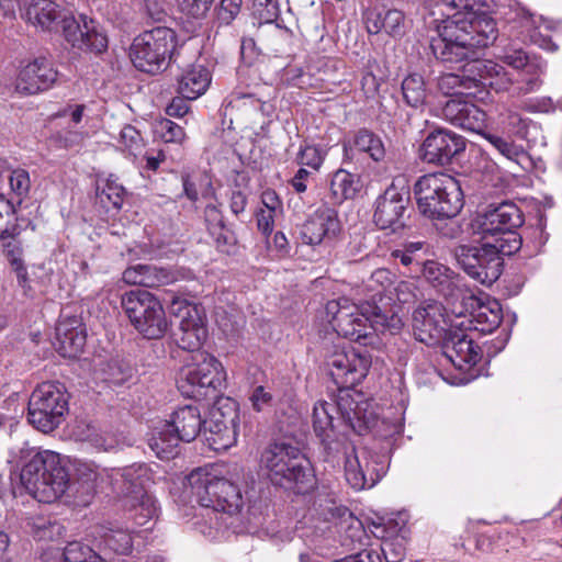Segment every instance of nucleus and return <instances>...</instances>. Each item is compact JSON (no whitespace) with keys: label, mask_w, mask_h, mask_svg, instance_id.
<instances>
[{"label":"nucleus","mask_w":562,"mask_h":562,"mask_svg":"<svg viewBox=\"0 0 562 562\" xmlns=\"http://www.w3.org/2000/svg\"><path fill=\"white\" fill-rule=\"evenodd\" d=\"M497 37V27L493 18L476 16L472 13L465 19L448 20L438 32L430 36V49L437 59L448 64L463 63L461 72H448L438 79V88L445 94L454 90L471 92L472 89L491 87L496 91L507 90L510 78L504 66L487 59H481L480 53L493 44Z\"/></svg>","instance_id":"nucleus-1"},{"label":"nucleus","mask_w":562,"mask_h":562,"mask_svg":"<svg viewBox=\"0 0 562 562\" xmlns=\"http://www.w3.org/2000/svg\"><path fill=\"white\" fill-rule=\"evenodd\" d=\"M25 18L43 31H53L60 25L65 40L80 50L100 54L108 47L106 36L97 29L93 20L81 15L77 21L70 11L52 0H32Z\"/></svg>","instance_id":"nucleus-2"},{"label":"nucleus","mask_w":562,"mask_h":562,"mask_svg":"<svg viewBox=\"0 0 562 562\" xmlns=\"http://www.w3.org/2000/svg\"><path fill=\"white\" fill-rule=\"evenodd\" d=\"M260 465L273 485L296 494L307 493L315 484L308 460L291 443L278 441L268 445L261 452Z\"/></svg>","instance_id":"nucleus-3"},{"label":"nucleus","mask_w":562,"mask_h":562,"mask_svg":"<svg viewBox=\"0 0 562 562\" xmlns=\"http://www.w3.org/2000/svg\"><path fill=\"white\" fill-rule=\"evenodd\" d=\"M20 481L38 502L52 503L64 495L69 476L58 453L31 449L22 467Z\"/></svg>","instance_id":"nucleus-4"},{"label":"nucleus","mask_w":562,"mask_h":562,"mask_svg":"<svg viewBox=\"0 0 562 562\" xmlns=\"http://www.w3.org/2000/svg\"><path fill=\"white\" fill-rule=\"evenodd\" d=\"M419 212L430 220L457 216L463 207L460 182L445 172L420 177L414 188Z\"/></svg>","instance_id":"nucleus-5"},{"label":"nucleus","mask_w":562,"mask_h":562,"mask_svg":"<svg viewBox=\"0 0 562 562\" xmlns=\"http://www.w3.org/2000/svg\"><path fill=\"white\" fill-rule=\"evenodd\" d=\"M224 474L222 465L199 468L188 475V483L201 506L234 515L239 513L243 497L237 483Z\"/></svg>","instance_id":"nucleus-6"},{"label":"nucleus","mask_w":562,"mask_h":562,"mask_svg":"<svg viewBox=\"0 0 562 562\" xmlns=\"http://www.w3.org/2000/svg\"><path fill=\"white\" fill-rule=\"evenodd\" d=\"M121 306L134 328L147 339H159L169 329L161 302L146 290H132L122 295Z\"/></svg>","instance_id":"nucleus-7"},{"label":"nucleus","mask_w":562,"mask_h":562,"mask_svg":"<svg viewBox=\"0 0 562 562\" xmlns=\"http://www.w3.org/2000/svg\"><path fill=\"white\" fill-rule=\"evenodd\" d=\"M121 484L115 487L122 496L124 508L137 526H145L157 517L158 508L154 497L145 490L149 470L145 464H132L121 471Z\"/></svg>","instance_id":"nucleus-8"},{"label":"nucleus","mask_w":562,"mask_h":562,"mask_svg":"<svg viewBox=\"0 0 562 562\" xmlns=\"http://www.w3.org/2000/svg\"><path fill=\"white\" fill-rule=\"evenodd\" d=\"M226 373L222 363L212 355L195 352L179 373L178 389L188 397L207 396L210 391L222 389Z\"/></svg>","instance_id":"nucleus-9"},{"label":"nucleus","mask_w":562,"mask_h":562,"mask_svg":"<svg viewBox=\"0 0 562 562\" xmlns=\"http://www.w3.org/2000/svg\"><path fill=\"white\" fill-rule=\"evenodd\" d=\"M68 411V395L60 383L38 385L29 401V422L38 430L49 432L63 422Z\"/></svg>","instance_id":"nucleus-10"},{"label":"nucleus","mask_w":562,"mask_h":562,"mask_svg":"<svg viewBox=\"0 0 562 562\" xmlns=\"http://www.w3.org/2000/svg\"><path fill=\"white\" fill-rule=\"evenodd\" d=\"M173 49V31L167 27H155L134 40L130 55L138 70L154 74L167 67Z\"/></svg>","instance_id":"nucleus-11"},{"label":"nucleus","mask_w":562,"mask_h":562,"mask_svg":"<svg viewBox=\"0 0 562 562\" xmlns=\"http://www.w3.org/2000/svg\"><path fill=\"white\" fill-rule=\"evenodd\" d=\"M326 317L333 329L349 340L368 344L372 337L370 307L363 308L347 297L329 301Z\"/></svg>","instance_id":"nucleus-12"},{"label":"nucleus","mask_w":562,"mask_h":562,"mask_svg":"<svg viewBox=\"0 0 562 562\" xmlns=\"http://www.w3.org/2000/svg\"><path fill=\"white\" fill-rule=\"evenodd\" d=\"M456 259L468 276L482 284L491 285L502 274L503 259L485 241L481 246H458Z\"/></svg>","instance_id":"nucleus-13"},{"label":"nucleus","mask_w":562,"mask_h":562,"mask_svg":"<svg viewBox=\"0 0 562 562\" xmlns=\"http://www.w3.org/2000/svg\"><path fill=\"white\" fill-rule=\"evenodd\" d=\"M326 364L335 384L339 387H352L368 374L371 359L367 353L353 348L336 346L327 356Z\"/></svg>","instance_id":"nucleus-14"},{"label":"nucleus","mask_w":562,"mask_h":562,"mask_svg":"<svg viewBox=\"0 0 562 562\" xmlns=\"http://www.w3.org/2000/svg\"><path fill=\"white\" fill-rule=\"evenodd\" d=\"M412 326L417 340L432 346L443 341L448 336L451 319L447 318L446 308L441 303L428 300L419 304L413 312Z\"/></svg>","instance_id":"nucleus-15"},{"label":"nucleus","mask_w":562,"mask_h":562,"mask_svg":"<svg viewBox=\"0 0 562 562\" xmlns=\"http://www.w3.org/2000/svg\"><path fill=\"white\" fill-rule=\"evenodd\" d=\"M424 278L447 300L451 313L462 314L464 304H474V294L463 289L461 280L448 267L427 261L423 269Z\"/></svg>","instance_id":"nucleus-16"},{"label":"nucleus","mask_w":562,"mask_h":562,"mask_svg":"<svg viewBox=\"0 0 562 562\" xmlns=\"http://www.w3.org/2000/svg\"><path fill=\"white\" fill-rule=\"evenodd\" d=\"M409 204V190L393 181L375 201L374 224L383 231L395 233L405 225L404 217Z\"/></svg>","instance_id":"nucleus-17"},{"label":"nucleus","mask_w":562,"mask_h":562,"mask_svg":"<svg viewBox=\"0 0 562 562\" xmlns=\"http://www.w3.org/2000/svg\"><path fill=\"white\" fill-rule=\"evenodd\" d=\"M340 411L342 419L355 431L360 432L367 424L366 416L362 413L360 404L353 403L349 396L340 397L337 406L325 401H319L314 405L312 419L315 434L323 440L329 438L333 430V412Z\"/></svg>","instance_id":"nucleus-18"},{"label":"nucleus","mask_w":562,"mask_h":562,"mask_svg":"<svg viewBox=\"0 0 562 562\" xmlns=\"http://www.w3.org/2000/svg\"><path fill=\"white\" fill-rule=\"evenodd\" d=\"M385 468L366 449L346 451L345 477L356 491L373 487L384 475Z\"/></svg>","instance_id":"nucleus-19"},{"label":"nucleus","mask_w":562,"mask_h":562,"mask_svg":"<svg viewBox=\"0 0 562 562\" xmlns=\"http://www.w3.org/2000/svg\"><path fill=\"white\" fill-rule=\"evenodd\" d=\"M472 92L456 91L441 109V116L450 124L475 133L486 126V113L470 99Z\"/></svg>","instance_id":"nucleus-20"},{"label":"nucleus","mask_w":562,"mask_h":562,"mask_svg":"<svg viewBox=\"0 0 562 562\" xmlns=\"http://www.w3.org/2000/svg\"><path fill=\"white\" fill-rule=\"evenodd\" d=\"M465 149V139L446 128L429 133L419 148V158L437 166H445Z\"/></svg>","instance_id":"nucleus-21"},{"label":"nucleus","mask_w":562,"mask_h":562,"mask_svg":"<svg viewBox=\"0 0 562 562\" xmlns=\"http://www.w3.org/2000/svg\"><path fill=\"white\" fill-rule=\"evenodd\" d=\"M58 77L57 70L44 58L22 63L18 69L14 90L21 95H34L50 89Z\"/></svg>","instance_id":"nucleus-22"},{"label":"nucleus","mask_w":562,"mask_h":562,"mask_svg":"<svg viewBox=\"0 0 562 562\" xmlns=\"http://www.w3.org/2000/svg\"><path fill=\"white\" fill-rule=\"evenodd\" d=\"M474 304H464L462 314L452 313L454 319L451 327H463L465 330L491 334L502 322V308L497 301L482 303L474 295Z\"/></svg>","instance_id":"nucleus-23"},{"label":"nucleus","mask_w":562,"mask_h":562,"mask_svg":"<svg viewBox=\"0 0 562 562\" xmlns=\"http://www.w3.org/2000/svg\"><path fill=\"white\" fill-rule=\"evenodd\" d=\"M522 222V214L517 205L504 202L479 215L475 220V228L482 239H488L490 236H496L498 233L515 231Z\"/></svg>","instance_id":"nucleus-24"},{"label":"nucleus","mask_w":562,"mask_h":562,"mask_svg":"<svg viewBox=\"0 0 562 562\" xmlns=\"http://www.w3.org/2000/svg\"><path fill=\"white\" fill-rule=\"evenodd\" d=\"M172 304L179 305L177 311L181 317L179 331L176 334L178 346L183 350L200 352L207 337V329L198 307L183 301H173Z\"/></svg>","instance_id":"nucleus-25"},{"label":"nucleus","mask_w":562,"mask_h":562,"mask_svg":"<svg viewBox=\"0 0 562 562\" xmlns=\"http://www.w3.org/2000/svg\"><path fill=\"white\" fill-rule=\"evenodd\" d=\"M341 229L335 209L322 205L311 214L301 227L300 236L306 245H319L335 238Z\"/></svg>","instance_id":"nucleus-26"},{"label":"nucleus","mask_w":562,"mask_h":562,"mask_svg":"<svg viewBox=\"0 0 562 562\" xmlns=\"http://www.w3.org/2000/svg\"><path fill=\"white\" fill-rule=\"evenodd\" d=\"M468 331L463 327H451L443 339L446 357L460 370L475 366L482 357L481 348Z\"/></svg>","instance_id":"nucleus-27"},{"label":"nucleus","mask_w":562,"mask_h":562,"mask_svg":"<svg viewBox=\"0 0 562 562\" xmlns=\"http://www.w3.org/2000/svg\"><path fill=\"white\" fill-rule=\"evenodd\" d=\"M86 345V328L77 316L61 317L56 326V346L63 357L75 358Z\"/></svg>","instance_id":"nucleus-28"},{"label":"nucleus","mask_w":562,"mask_h":562,"mask_svg":"<svg viewBox=\"0 0 562 562\" xmlns=\"http://www.w3.org/2000/svg\"><path fill=\"white\" fill-rule=\"evenodd\" d=\"M178 280V271L155 265H135L126 268L123 272L125 283L145 288L167 285Z\"/></svg>","instance_id":"nucleus-29"},{"label":"nucleus","mask_w":562,"mask_h":562,"mask_svg":"<svg viewBox=\"0 0 562 562\" xmlns=\"http://www.w3.org/2000/svg\"><path fill=\"white\" fill-rule=\"evenodd\" d=\"M364 23L370 34L384 32L394 38L404 36L407 29L404 13L396 9L368 10L364 14Z\"/></svg>","instance_id":"nucleus-30"},{"label":"nucleus","mask_w":562,"mask_h":562,"mask_svg":"<svg viewBox=\"0 0 562 562\" xmlns=\"http://www.w3.org/2000/svg\"><path fill=\"white\" fill-rule=\"evenodd\" d=\"M345 158L353 160L358 155H366L373 161H382L386 150L382 139L368 130L358 131L351 140L344 143Z\"/></svg>","instance_id":"nucleus-31"},{"label":"nucleus","mask_w":562,"mask_h":562,"mask_svg":"<svg viewBox=\"0 0 562 562\" xmlns=\"http://www.w3.org/2000/svg\"><path fill=\"white\" fill-rule=\"evenodd\" d=\"M168 424L182 441L191 442L201 432L204 422L196 406L186 405L173 412Z\"/></svg>","instance_id":"nucleus-32"},{"label":"nucleus","mask_w":562,"mask_h":562,"mask_svg":"<svg viewBox=\"0 0 562 562\" xmlns=\"http://www.w3.org/2000/svg\"><path fill=\"white\" fill-rule=\"evenodd\" d=\"M505 74L510 78V86L506 91H512L513 95L521 97L538 91L543 81L544 66L535 60L517 74H510L505 69Z\"/></svg>","instance_id":"nucleus-33"},{"label":"nucleus","mask_w":562,"mask_h":562,"mask_svg":"<svg viewBox=\"0 0 562 562\" xmlns=\"http://www.w3.org/2000/svg\"><path fill=\"white\" fill-rule=\"evenodd\" d=\"M210 83L209 69L202 65H192L181 75L178 92L188 100H195L207 90Z\"/></svg>","instance_id":"nucleus-34"},{"label":"nucleus","mask_w":562,"mask_h":562,"mask_svg":"<svg viewBox=\"0 0 562 562\" xmlns=\"http://www.w3.org/2000/svg\"><path fill=\"white\" fill-rule=\"evenodd\" d=\"M182 441L172 430L168 422L156 426L148 438V446L160 459H170L178 453L179 442Z\"/></svg>","instance_id":"nucleus-35"},{"label":"nucleus","mask_w":562,"mask_h":562,"mask_svg":"<svg viewBox=\"0 0 562 562\" xmlns=\"http://www.w3.org/2000/svg\"><path fill=\"white\" fill-rule=\"evenodd\" d=\"M205 439L214 451H226L237 442L239 425H221L213 420L204 422Z\"/></svg>","instance_id":"nucleus-36"},{"label":"nucleus","mask_w":562,"mask_h":562,"mask_svg":"<svg viewBox=\"0 0 562 562\" xmlns=\"http://www.w3.org/2000/svg\"><path fill=\"white\" fill-rule=\"evenodd\" d=\"M506 19L514 27L521 30V33L530 34L532 31L544 26L547 30L554 29V22L543 16H535L526 7L516 2L509 7Z\"/></svg>","instance_id":"nucleus-37"},{"label":"nucleus","mask_w":562,"mask_h":562,"mask_svg":"<svg viewBox=\"0 0 562 562\" xmlns=\"http://www.w3.org/2000/svg\"><path fill=\"white\" fill-rule=\"evenodd\" d=\"M204 221L210 235L222 251L234 244L232 232L225 226L221 210L214 204H207L204 210Z\"/></svg>","instance_id":"nucleus-38"},{"label":"nucleus","mask_w":562,"mask_h":562,"mask_svg":"<svg viewBox=\"0 0 562 562\" xmlns=\"http://www.w3.org/2000/svg\"><path fill=\"white\" fill-rule=\"evenodd\" d=\"M121 471L122 469L109 472L106 469L88 461H79L76 464L77 479L92 488L102 485L108 479L114 480L115 485L119 486L121 484Z\"/></svg>","instance_id":"nucleus-39"},{"label":"nucleus","mask_w":562,"mask_h":562,"mask_svg":"<svg viewBox=\"0 0 562 562\" xmlns=\"http://www.w3.org/2000/svg\"><path fill=\"white\" fill-rule=\"evenodd\" d=\"M471 0H434L435 7L438 12L446 16L436 27L432 36H438L439 29L446 24L448 20L454 18L465 19L471 13L476 16H490L484 12H476L472 10Z\"/></svg>","instance_id":"nucleus-40"},{"label":"nucleus","mask_w":562,"mask_h":562,"mask_svg":"<svg viewBox=\"0 0 562 562\" xmlns=\"http://www.w3.org/2000/svg\"><path fill=\"white\" fill-rule=\"evenodd\" d=\"M329 190L335 203L352 199L358 190V180L355 175L345 169L336 170L330 178Z\"/></svg>","instance_id":"nucleus-41"},{"label":"nucleus","mask_w":562,"mask_h":562,"mask_svg":"<svg viewBox=\"0 0 562 562\" xmlns=\"http://www.w3.org/2000/svg\"><path fill=\"white\" fill-rule=\"evenodd\" d=\"M100 544L119 554H128L133 548V536L127 529L102 528Z\"/></svg>","instance_id":"nucleus-42"},{"label":"nucleus","mask_w":562,"mask_h":562,"mask_svg":"<svg viewBox=\"0 0 562 562\" xmlns=\"http://www.w3.org/2000/svg\"><path fill=\"white\" fill-rule=\"evenodd\" d=\"M125 193L126 191L124 187L119 183L117 178L113 176H110L105 180L102 189H97V198L99 202L108 210L111 207L120 210L123 204Z\"/></svg>","instance_id":"nucleus-43"},{"label":"nucleus","mask_w":562,"mask_h":562,"mask_svg":"<svg viewBox=\"0 0 562 562\" xmlns=\"http://www.w3.org/2000/svg\"><path fill=\"white\" fill-rule=\"evenodd\" d=\"M182 183L186 196L192 202L198 201L200 196L203 199H211L214 196L212 181L210 176L206 173H202L195 178L184 176L182 178Z\"/></svg>","instance_id":"nucleus-44"},{"label":"nucleus","mask_w":562,"mask_h":562,"mask_svg":"<svg viewBox=\"0 0 562 562\" xmlns=\"http://www.w3.org/2000/svg\"><path fill=\"white\" fill-rule=\"evenodd\" d=\"M372 334L374 331L398 333L404 323L402 317L393 311L383 312L379 306H370Z\"/></svg>","instance_id":"nucleus-45"},{"label":"nucleus","mask_w":562,"mask_h":562,"mask_svg":"<svg viewBox=\"0 0 562 562\" xmlns=\"http://www.w3.org/2000/svg\"><path fill=\"white\" fill-rule=\"evenodd\" d=\"M484 240L490 248L496 251L501 259H503V256L515 254L521 247V238L516 231L498 233V235L490 236L488 239Z\"/></svg>","instance_id":"nucleus-46"},{"label":"nucleus","mask_w":562,"mask_h":562,"mask_svg":"<svg viewBox=\"0 0 562 562\" xmlns=\"http://www.w3.org/2000/svg\"><path fill=\"white\" fill-rule=\"evenodd\" d=\"M209 420L221 423V425H239L237 402L229 397L220 398L212 407Z\"/></svg>","instance_id":"nucleus-47"},{"label":"nucleus","mask_w":562,"mask_h":562,"mask_svg":"<svg viewBox=\"0 0 562 562\" xmlns=\"http://www.w3.org/2000/svg\"><path fill=\"white\" fill-rule=\"evenodd\" d=\"M484 138L505 158L516 164H521L524 159H527V153L521 146L509 142L502 136L485 133Z\"/></svg>","instance_id":"nucleus-48"},{"label":"nucleus","mask_w":562,"mask_h":562,"mask_svg":"<svg viewBox=\"0 0 562 562\" xmlns=\"http://www.w3.org/2000/svg\"><path fill=\"white\" fill-rule=\"evenodd\" d=\"M403 97L411 106H418L426 98L425 82L422 76L414 74L407 76L402 83Z\"/></svg>","instance_id":"nucleus-49"},{"label":"nucleus","mask_w":562,"mask_h":562,"mask_svg":"<svg viewBox=\"0 0 562 562\" xmlns=\"http://www.w3.org/2000/svg\"><path fill=\"white\" fill-rule=\"evenodd\" d=\"M395 274L389 269L379 268L374 270L370 278L366 281V288L368 291L373 292V297L384 292L390 293L392 286L395 283Z\"/></svg>","instance_id":"nucleus-50"},{"label":"nucleus","mask_w":562,"mask_h":562,"mask_svg":"<svg viewBox=\"0 0 562 562\" xmlns=\"http://www.w3.org/2000/svg\"><path fill=\"white\" fill-rule=\"evenodd\" d=\"M64 562H101V558L89 546L74 541L64 550Z\"/></svg>","instance_id":"nucleus-51"},{"label":"nucleus","mask_w":562,"mask_h":562,"mask_svg":"<svg viewBox=\"0 0 562 562\" xmlns=\"http://www.w3.org/2000/svg\"><path fill=\"white\" fill-rule=\"evenodd\" d=\"M9 183L13 199L20 204L27 196L31 188L29 172L21 168L12 170L9 176Z\"/></svg>","instance_id":"nucleus-52"},{"label":"nucleus","mask_w":562,"mask_h":562,"mask_svg":"<svg viewBox=\"0 0 562 562\" xmlns=\"http://www.w3.org/2000/svg\"><path fill=\"white\" fill-rule=\"evenodd\" d=\"M380 550L386 562H401L406 553L405 539L402 536L385 539L381 543Z\"/></svg>","instance_id":"nucleus-53"},{"label":"nucleus","mask_w":562,"mask_h":562,"mask_svg":"<svg viewBox=\"0 0 562 562\" xmlns=\"http://www.w3.org/2000/svg\"><path fill=\"white\" fill-rule=\"evenodd\" d=\"M156 133L166 143L181 144L186 138V133L183 128L168 119H162L157 122Z\"/></svg>","instance_id":"nucleus-54"},{"label":"nucleus","mask_w":562,"mask_h":562,"mask_svg":"<svg viewBox=\"0 0 562 562\" xmlns=\"http://www.w3.org/2000/svg\"><path fill=\"white\" fill-rule=\"evenodd\" d=\"M74 437L79 441H88L97 448L103 447V439L98 432L97 427L88 422H77L72 429Z\"/></svg>","instance_id":"nucleus-55"},{"label":"nucleus","mask_w":562,"mask_h":562,"mask_svg":"<svg viewBox=\"0 0 562 562\" xmlns=\"http://www.w3.org/2000/svg\"><path fill=\"white\" fill-rule=\"evenodd\" d=\"M212 2L213 0H178L181 13L193 20L205 18Z\"/></svg>","instance_id":"nucleus-56"},{"label":"nucleus","mask_w":562,"mask_h":562,"mask_svg":"<svg viewBox=\"0 0 562 562\" xmlns=\"http://www.w3.org/2000/svg\"><path fill=\"white\" fill-rule=\"evenodd\" d=\"M326 155V149L315 145H306L300 150L299 162L314 170H318L323 165Z\"/></svg>","instance_id":"nucleus-57"},{"label":"nucleus","mask_w":562,"mask_h":562,"mask_svg":"<svg viewBox=\"0 0 562 562\" xmlns=\"http://www.w3.org/2000/svg\"><path fill=\"white\" fill-rule=\"evenodd\" d=\"M120 144L124 149L136 155L143 147V137L134 126L125 125L120 132Z\"/></svg>","instance_id":"nucleus-58"},{"label":"nucleus","mask_w":562,"mask_h":562,"mask_svg":"<svg viewBox=\"0 0 562 562\" xmlns=\"http://www.w3.org/2000/svg\"><path fill=\"white\" fill-rule=\"evenodd\" d=\"M391 299H395L400 303H411L416 297V285L409 280L396 281L389 293Z\"/></svg>","instance_id":"nucleus-59"},{"label":"nucleus","mask_w":562,"mask_h":562,"mask_svg":"<svg viewBox=\"0 0 562 562\" xmlns=\"http://www.w3.org/2000/svg\"><path fill=\"white\" fill-rule=\"evenodd\" d=\"M256 14L265 23L274 22L280 14L278 0H255Z\"/></svg>","instance_id":"nucleus-60"},{"label":"nucleus","mask_w":562,"mask_h":562,"mask_svg":"<svg viewBox=\"0 0 562 562\" xmlns=\"http://www.w3.org/2000/svg\"><path fill=\"white\" fill-rule=\"evenodd\" d=\"M252 408L256 412H262L272 406L273 395L265 386H256L249 397Z\"/></svg>","instance_id":"nucleus-61"},{"label":"nucleus","mask_w":562,"mask_h":562,"mask_svg":"<svg viewBox=\"0 0 562 562\" xmlns=\"http://www.w3.org/2000/svg\"><path fill=\"white\" fill-rule=\"evenodd\" d=\"M503 61L512 67L516 71L515 74H517L535 60L529 59V57L521 49H514L504 54Z\"/></svg>","instance_id":"nucleus-62"},{"label":"nucleus","mask_w":562,"mask_h":562,"mask_svg":"<svg viewBox=\"0 0 562 562\" xmlns=\"http://www.w3.org/2000/svg\"><path fill=\"white\" fill-rule=\"evenodd\" d=\"M241 0H222L217 11V19L221 23L229 24L238 14Z\"/></svg>","instance_id":"nucleus-63"},{"label":"nucleus","mask_w":562,"mask_h":562,"mask_svg":"<svg viewBox=\"0 0 562 562\" xmlns=\"http://www.w3.org/2000/svg\"><path fill=\"white\" fill-rule=\"evenodd\" d=\"M14 213L13 202L0 196V239L11 236L7 220Z\"/></svg>","instance_id":"nucleus-64"}]
</instances>
